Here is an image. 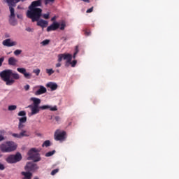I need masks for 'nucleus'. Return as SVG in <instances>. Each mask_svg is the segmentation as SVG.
Returning <instances> with one entry per match:
<instances>
[{"label": "nucleus", "instance_id": "nucleus-28", "mask_svg": "<svg viewBox=\"0 0 179 179\" xmlns=\"http://www.w3.org/2000/svg\"><path fill=\"white\" fill-rule=\"evenodd\" d=\"M18 117H26V111L22 110L17 113Z\"/></svg>", "mask_w": 179, "mask_h": 179}, {"label": "nucleus", "instance_id": "nucleus-32", "mask_svg": "<svg viewBox=\"0 0 179 179\" xmlns=\"http://www.w3.org/2000/svg\"><path fill=\"white\" fill-rule=\"evenodd\" d=\"M65 27H66V24H65V22H62L60 24V30H65Z\"/></svg>", "mask_w": 179, "mask_h": 179}, {"label": "nucleus", "instance_id": "nucleus-57", "mask_svg": "<svg viewBox=\"0 0 179 179\" xmlns=\"http://www.w3.org/2000/svg\"><path fill=\"white\" fill-rule=\"evenodd\" d=\"M0 157H2V154L0 153Z\"/></svg>", "mask_w": 179, "mask_h": 179}, {"label": "nucleus", "instance_id": "nucleus-5", "mask_svg": "<svg viewBox=\"0 0 179 179\" xmlns=\"http://www.w3.org/2000/svg\"><path fill=\"white\" fill-rule=\"evenodd\" d=\"M27 160H33L34 163H37V162L41 161V157H40V153H38V150L36 148H31L28 152Z\"/></svg>", "mask_w": 179, "mask_h": 179}, {"label": "nucleus", "instance_id": "nucleus-10", "mask_svg": "<svg viewBox=\"0 0 179 179\" xmlns=\"http://www.w3.org/2000/svg\"><path fill=\"white\" fill-rule=\"evenodd\" d=\"M36 89H38L36 92V96H40L41 94H44V93H47V88H45L43 85H38L36 87Z\"/></svg>", "mask_w": 179, "mask_h": 179}, {"label": "nucleus", "instance_id": "nucleus-21", "mask_svg": "<svg viewBox=\"0 0 179 179\" xmlns=\"http://www.w3.org/2000/svg\"><path fill=\"white\" fill-rule=\"evenodd\" d=\"M20 134L21 135V138H24V136H30V133L26 130H21V132Z\"/></svg>", "mask_w": 179, "mask_h": 179}, {"label": "nucleus", "instance_id": "nucleus-30", "mask_svg": "<svg viewBox=\"0 0 179 179\" xmlns=\"http://www.w3.org/2000/svg\"><path fill=\"white\" fill-rule=\"evenodd\" d=\"M23 128H24V123H20V122H19V123H18V129H19L20 131H22V130H23Z\"/></svg>", "mask_w": 179, "mask_h": 179}, {"label": "nucleus", "instance_id": "nucleus-3", "mask_svg": "<svg viewBox=\"0 0 179 179\" xmlns=\"http://www.w3.org/2000/svg\"><path fill=\"white\" fill-rule=\"evenodd\" d=\"M57 58L58 62H62V59H64L66 61L65 66L66 67L69 66V65H71L72 68H75L78 64V61L76 60H73L72 62V55L69 53L59 54Z\"/></svg>", "mask_w": 179, "mask_h": 179}, {"label": "nucleus", "instance_id": "nucleus-41", "mask_svg": "<svg viewBox=\"0 0 179 179\" xmlns=\"http://www.w3.org/2000/svg\"><path fill=\"white\" fill-rule=\"evenodd\" d=\"M90 31L87 30V29H85L84 30V34H85V36H90Z\"/></svg>", "mask_w": 179, "mask_h": 179}, {"label": "nucleus", "instance_id": "nucleus-54", "mask_svg": "<svg viewBox=\"0 0 179 179\" xmlns=\"http://www.w3.org/2000/svg\"><path fill=\"white\" fill-rule=\"evenodd\" d=\"M10 22H11V24H12V18L10 19Z\"/></svg>", "mask_w": 179, "mask_h": 179}, {"label": "nucleus", "instance_id": "nucleus-33", "mask_svg": "<svg viewBox=\"0 0 179 179\" xmlns=\"http://www.w3.org/2000/svg\"><path fill=\"white\" fill-rule=\"evenodd\" d=\"M41 44L43 45H47L50 44V40L48 39L44 40L43 41L41 42Z\"/></svg>", "mask_w": 179, "mask_h": 179}, {"label": "nucleus", "instance_id": "nucleus-50", "mask_svg": "<svg viewBox=\"0 0 179 179\" xmlns=\"http://www.w3.org/2000/svg\"><path fill=\"white\" fill-rule=\"evenodd\" d=\"M17 17L18 19H22V15H17Z\"/></svg>", "mask_w": 179, "mask_h": 179}, {"label": "nucleus", "instance_id": "nucleus-42", "mask_svg": "<svg viewBox=\"0 0 179 179\" xmlns=\"http://www.w3.org/2000/svg\"><path fill=\"white\" fill-rule=\"evenodd\" d=\"M3 61H5L4 57L0 58V66H2V64L3 63Z\"/></svg>", "mask_w": 179, "mask_h": 179}, {"label": "nucleus", "instance_id": "nucleus-43", "mask_svg": "<svg viewBox=\"0 0 179 179\" xmlns=\"http://www.w3.org/2000/svg\"><path fill=\"white\" fill-rule=\"evenodd\" d=\"M24 89L26 90V92H27V90H29L30 89V85H27L24 87Z\"/></svg>", "mask_w": 179, "mask_h": 179}, {"label": "nucleus", "instance_id": "nucleus-24", "mask_svg": "<svg viewBox=\"0 0 179 179\" xmlns=\"http://www.w3.org/2000/svg\"><path fill=\"white\" fill-rule=\"evenodd\" d=\"M16 108H17V106L15 105H10L8 106V111H15V110H16Z\"/></svg>", "mask_w": 179, "mask_h": 179}, {"label": "nucleus", "instance_id": "nucleus-6", "mask_svg": "<svg viewBox=\"0 0 179 179\" xmlns=\"http://www.w3.org/2000/svg\"><path fill=\"white\" fill-rule=\"evenodd\" d=\"M22 160V155L19 152L16 153V155H9L6 159V162L7 163H10V164H13L14 163H17Z\"/></svg>", "mask_w": 179, "mask_h": 179}, {"label": "nucleus", "instance_id": "nucleus-2", "mask_svg": "<svg viewBox=\"0 0 179 179\" xmlns=\"http://www.w3.org/2000/svg\"><path fill=\"white\" fill-rule=\"evenodd\" d=\"M41 13H43V10L41 8H34L31 7L28 8L27 11V17L31 19V22H38L40 17H41Z\"/></svg>", "mask_w": 179, "mask_h": 179}, {"label": "nucleus", "instance_id": "nucleus-22", "mask_svg": "<svg viewBox=\"0 0 179 179\" xmlns=\"http://www.w3.org/2000/svg\"><path fill=\"white\" fill-rule=\"evenodd\" d=\"M27 122V117H26V116H24V117H20L19 119V122L20 123L24 124Z\"/></svg>", "mask_w": 179, "mask_h": 179}, {"label": "nucleus", "instance_id": "nucleus-14", "mask_svg": "<svg viewBox=\"0 0 179 179\" xmlns=\"http://www.w3.org/2000/svg\"><path fill=\"white\" fill-rule=\"evenodd\" d=\"M38 6H41V1H33L29 8H33L34 9H40Z\"/></svg>", "mask_w": 179, "mask_h": 179}, {"label": "nucleus", "instance_id": "nucleus-23", "mask_svg": "<svg viewBox=\"0 0 179 179\" xmlns=\"http://www.w3.org/2000/svg\"><path fill=\"white\" fill-rule=\"evenodd\" d=\"M42 146L43 148H44V146H45V148H48V146H51V142L50 141V140H47L44 141Z\"/></svg>", "mask_w": 179, "mask_h": 179}, {"label": "nucleus", "instance_id": "nucleus-40", "mask_svg": "<svg viewBox=\"0 0 179 179\" xmlns=\"http://www.w3.org/2000/svg\"><path fill=\"white\" fill-rule=\"evenodd\" d=\"M43 19H50V13H46L43 15Z\"/></svg>", "mask_w": 179, "mask_h": 179}, {"label": "nucleus", "instance_id": "nucleus-36", "mask_svg": "<svg viewBox=\"0 0 179 179\" xmlns=\"http://www.w3.org/2000/svg\"><path fill=\"white\" fill-rule=\"evenodd\" d=\"M58 171H59V169H54L53 171H52L50 174H51V176H55V174H57V173H58Z\"/></svg>", "mask_w": 179, "mask_h": 179}, {"label": "nucleus", "instance_id": "nucleus-51", "mask_svg": "<svg viewBox=\"0 0 179 179\" xmlns=\"http://www.w3.org/2000/svg\"><path fill=\"white\" fill-rule=\"evenodd\" d=\"M17 9H23V7L22 6H17Z\"/></svg>", "mask_w": 179, "mask_h": 179}, {"label": "nucleus", "instance_id": "nucleus-16", "mask_svg": "<svg viewBox=\"0 0 179 179\" xmlns=\"http://www.w3.org/2000/svg\"><path fill=\"white\" fill-rule=\"evenodd\" d=\"M36 22L37 26H40V27H42V29H44V27H47V26H48V22L44 20H38Z\"/></svg>", "mask_w": 179, "mask_h": 179}, {"label": "nucleus", "instance_id": "nucleus-13", "mask_svg": "<svg viewBox=\"0 0 179 179\" xmlns=\"http://www.w3.org/2000/svg\"><path fill=\"white\" fill-rule=\"evenodd\" d=\"M21 176H22V179H31L33 173L30 171H22L21 172Z\"/></svg>", "mask_w": 179, "mask_h": 179}, {"label": "nucleus", "instance_id": "nucleus-38", "mask_svg": "<svg viewBox=\"0 0 179 179\" xmlns=\"http://www.w3.org/2000/svg\"><path fill=\"white\" fill-rule=\"evenodd\" d=\"M33 73H35L36 76H38V75H40V69H34L33 71Z\"/></svg>", "mask_w": 179, "mask_h": 179}, {"label": "nucleus", "instance_id": "nucleus-45", "mask_svg": "<svg viewBox=\"0 0 179 179\" xmlns=\"http://www.w3.org/2000/svg\"><path fill=\"white\" fill-rule=\"evenodd\" d=\"M0 170H5V166L0 163Z\"/></svg>", "mask_w": 179, "mask_h": 179}, {"label": "nucleus", "instance_id": "nucleus-7", "mask_svg": "<svg viewBox=\"0 0 179 179\" xmlns=\"http://www.w3.org/2000/svg\"><path fill=\"white\" fill-rule=\"evenodd\" d=\"M6 2L8 3L10 12V19H12L15 17V8L13 6H16L17 2H20V0H6Z\"/></svg>", "mask_w": 179, "mask_h": 179}, {"label": "nucleus", "instance_id": "nucleus-34", "mask_svg": "<svg viewBox=\"0 0 179 179\" xmlns=\"http://www.w3.org/2000/svg\"><path fill=\"white\" fill-rule=\"evenodd\" d=\"M78 52H79V49L78 48V46L75 48V52L73 54V58H76V55H78Z\"/></svg>", "mask_w": 179, "mask_h": 179}, {"label": "nucleus", "instance_id": "nucleus-15", "mask_svg": "<svg viewBox=\"0 0 179 179\" xmlns=\"http://www.w3.org/2000/svg\"><path fill=\"white\" fill-rule=\"evenodd\" d=\"M39 108H41V110H48L49 108L50 111H57V110H58V108H57V106L51 107L49 105H44V106H40Z\"/></svg>", "mask_w": 179, "mask_h": 179}, {"label": "nucleus", "instance_id": "nucleus-37", "mask_svg": "<svg viewBox=\"0 0 179 179\" xmlns=\"http://www.w3.org/2000/svg\"><path fill=\"white\" fill-rule=\"evenodd\" d=\"M22 54V50H16L14 51V55H20Z\"/></svg>", "mask_w": 179, "mask_h": 179}, {"label": "nucleus", "instance_id": "nucleus-39", "mask_svg": "<svg viewBox=\"0 0 179 179\" xmlns=\"http://www.w3.org/2000/svg\"><path fill=\"white\" fill-rule=\"evenodd\" d=\"M26 31H29V33H33V31H34V29L30 28V27H27V28H26Z\"/></svg>", "mask_w": 179, "mask_h": 179}, {"label": "nucleus", "instance_id": "nucleus-18", "mask_svg": "<svg viewBox=\"0 0 179 179\" xmlns=\"http://www.w3.org/2000/svg\"><path fill=\"white\" fill-rule=\"evenodd\" d=\"M40 106H32L31 115H35V114H38L40 113Z\"/></svg>", "mask_w": 179, "mask_h": 179}, {"label": "nucleus", "instance_id": "nucleus-52", "mask_svg": "<svg viewBox=\"0 0 179 179\" xmlns=\"http://www.w3.org/2000/svg\"><path fill=\"white\" fill-rule=\"evenodd\" d=\"M83 2H87L88 3H89V2H90V0H83Z\"/></svg>", "mask_w": 179, "mask_h": 179}, {"label": "nucleus", "instance_id": "nucleus-27", "mask_svg": "<svg viewBox=\"0 0 179 179\" xmlns=\"http://www.w3.org/2000/svg\"><path fill=\"white\" fill-rule=\"evenodd\" d=\"M54 71L52 70V69H46V73H48V75L49 76H51V75H52V73H54Z\"/></svg>", "mask_w": 179, "mask_h": 179}, {"label": "nucleus", "instance_id": "nucleus-25", "mask_svg": "<svg viewBox=\"0 0 179 179\" xmlns=\"http://www.w3.org/2000/svg\"><path fill=\"white\" fill-rule=\"evenodd\" d=\"M55 153V150L50 151L47 152L45 156V157H50V156H52Z\"/></svg>", "mask_w": 179, "mask_h": 179}, {"label": "nucleus", "instance_id": "nucleus-44", "mask_svg": "<svg viewBox=\"0 0 179 179\" xmlns=\"http://www.w3.org/2000/svg\"><path fill=\"white\" fill-rule=\"evenodd\" d=\"M92 12H93V7L87 10V13H92Z\"/></svg>", "mask_w": 179, "mask_h": 179}, {"label": "nucleus", "instance_id": "nucleus-35", "mask_svg": "<svg viewBox=\"0 0 179 179\" xmlns=\"http://www.w3.org/2000/svg\"><path fill=\"white\" fill-rule=\"evenodd\" d=\"M12 136H13L14 138H18L19 139H20L22 138V136L20 134H13Z\"/></svg>", "mask_w": 179, "mask_h": 179}, {"label": "nucleus", "instance_id": "nucleus-58", "mask_svg": "<svg viewBox=\"0 0 179 179\" xmlns=\"http://www.w3.org/2000/svg\"><path fill=\"white\" fill-rule=\"evenodd\" d=\"M29 108H31V106H29Z\"/></svg>", "mask_w": 179, "mask_h": 179}, {"label": "nucleus", "instance_id": "nucleus-59", "mask_svg": "<svg viewBox=\"0 0 179 179\" xmlns=\"http://www.w3.org/2000/svg\"><path fill=\"white\" fill-rule=\"evenodd\" d=\"M37 1H41V0H37Z\"/></svg>", "mask_w": 179, "mask_h": 179}, {"label": "nucleus", "instance_id": "nucleus-31", "mask_svg": "<svg viewBox=\"0 0 179 179\" xmlns=\"http://www.w3.org/2000/svg\"><path fill=\"white\" fill-rule=\"evenodd\" d=\"M55 0H45V5H49V3H54Z\"/></svg>", "mask_w": 179, "mask_h": 179}, {"label": "nucleus", "instance_id": "nucleus-4", "mask_svg": "<svg viewBox=\"0 0 179 179\" xmlns=\"http://www.w3.org/2000/svg\"><path fill=\"white\" fill-rule=\"evenodd\" d=\"M17 148V145L13 141H7L6 144H1L0 149L3 153H9L10 152H15Z\"/></svg>", "mask_w": 179, "mask_h": 179}, {"label": "nucleus", "instance_id": "nucleus-19", "mask_svg": "<svg viewBox=\"0 0 179 179\" xmlns=\"http://www.w3.org/2000/svg\"><path fill=\"white\" fill-rule=\"evenodd\" d=\"M31 101L34 103V106L38 107V105L41 103V99L38 98L32 97Z\"/></svg>", "mask_w": 179, "mask_h": 179}, {"label": "nucleus", "instance_id": "nucleus-48", "mask_svg": "<svg viewBox=\"0 0 179 179\" xmlns=\"http://www.w3.org/2000/svg\"><path fill=\"white\" fill-rule=\"evenodd\" d=\"M2 141H5V138L2 135H0V142H2Z\"/></svg>", "mask_w": 179, "mask_h": 179}, {"label": "nucleus", "instance_id": "nucleus-1", "mask_svg": "<svg viewBox=\"0 0 179 179\" xmlns=\"http://www.w3.org/2000/svg\"><path fill=\"white\" fill-rule=\"evenodd\" d=\"M0 78L3 82H6L7 86H12L15 83V80H19L20 76L17 73H13V71L7 69L0 72Z\"/></svg>", "mask_w": 179, "mask_h": 179}, {"label": "nucleus", "instance_id": "nucleus-56", "mask_svg": "<svg viewBox=\"0 0 179 179\" xmlns=\"http://www.w3.org/2000/svg\"><path fill=\"white\" fill-rule=\"evenodd\" d=\"M57 73H59V70H57Z\"/></svg>", "mask_w": 179, "mask_h": 179}, {"label": "nucleus", "instance_id": "nucleus-8", "mask_svg": "<svg viewBox=\"0 0 179 179\" xmlns=\"http://www.w3.org/2000/svg\"><path fill=\"white\" fill-rule=\"evenodd\" d=\"M66 132L65 131H61L59 129L56 130L55 132V141H65V136Z\"/></svg>", "mask_w": 179, "mask_h": 179}, {"label": "nucleus", "instance_id": "nucleus-49", "mask_svg": "<svg viewBox=\"0 0 179 179\" xmlns=\"http://www.w3.org/2000/svg\"><path fill=\"white\" fill-rule=\"evenodd\" d=\"M55 20H57V17L54 16L53 17L51 18L52 22H55Z\"/></svg>", "mask_w": 179, "mask_h": 179}, {"label": "nucleus", "instance_id": "nucleus-47", "mask_svg": "<svg viewBox=\"0 0 179 179\" xmlns=\"http://www.w3.org/2000/svg\"><path fill=\"white\" fill-rule=\"evenodd\" d=\"M59 63L56 64V68H59L61 66V62H58Z\"/></svg>", "mask_w": 179, "mask_h": 179}, {"label": "nucleus", "instance_id": "nucleus-55", "mask_svg": "<svg viewBox=\"0 0 179 179\" xmlns=\"http://www.w3.org/2000/svg\"><path fill=\"white\" fill-rule=\"evenodd\" d=\"M10 22H11V24H12V18L10 19Z\"/></svg>", "mask_w": 179, "mask_h": 179}, {"label": "nucleus", "instance_id": "nucleus-29", "mask_svg": "<svg viewBox=\"0 0 179 179\" xmlns=\"http://www.w3.org/2000/svg\"><path fill=\"white\" fill-rule=\"evenodd\" d=\"M24 76L26 78V79H31V75L26 71L24 73Z\"/></svg>", "mask_w": 179, "mask_h": 179}, {"label": "nucleus", "instance_id": "nucleus-46", "mask_svg": "<svg viewBox=\"0 0 179 179\" xmlns=\"http://www.w3.org/2000/svg\"><path fill=\"white\" fill-rule=\"evenodd\" d=\"M60 120H61V117H59V116H56L55 117V121H57L58 122Z\"/></svg>", "mask_w": 179, "mask_h": 179}, {"label": "nucleus", "instance_id": "nucleus-53", "mask_svg": "<svg viewBox=\"0 0 179 179\" xmlns=\"http://www.w3.org/2000/svg\"><path fill=\"white\" fill-rule=\"evenodd\" d=\"M34 179H38V177L35 176V177L34 178Z\"/></svg>", "mask_w": 179, "mask_h": 179}, {"label": "nucleus", "instance_id": "nucleus-9", "mask_svg": "<svg viewBox=\"0 0 179 179\" xmlns=\"http://www.w3.org/2000/svg\"><path fill=\"white\" fill-rule=\"evenodd\" d=\"M38 169H40L38 165L33 162H28L25 166V170H28L29 171H36V170H38Z\"/></svg>", "mask_w": 179, "mask_h": 179}, {"label": "nucleus", "instance_id": "nucleus-12", "mask_svg": "<svg viewBox=\"0 0 179 179\" xmlns=\"http://www.w3.org/2000/svg\"><path fill=\"white\" fill-rule=\"evenodd\" d=\"M59 23L57 22H54L51 25L48 27L47 31H55V30H58L59 29Z\"/></svg>", "mask_w": 179, "mask_h": 179}, {"label": "nucleus", "instance_id": "nucleus-17", "mask_svg": "<svg viewBox=\"0 0 179 179\" xmlns=\"http://www.w3.org/2000/svg\"><path fill=\"white\" fill-rule=\"evenodd\" d=\"M47 87H50L51 89L52 92H54V90H57L58 89V85L57 83H49L46 85Z\"/></svg>", "mask_w": 179, "mask_h": 179}, {"label": "nucleus", "instance_id": "nucleus-11", "mask_svg": "<svg viewBox=\"0 0 179 179\" xmlns=\"http://www.w3.org/2000/svg\"><path fill=\"white\" fill-rule=\"evenodd\" d=\"M2 44L5 45V47H14V45H17V42L12 41L10 38H8L4 40Z\"/></svg>", "mask_w": 179, "mask_h": 179}, {"label": "nucleus", "instance_id": "nucleus-20", "mask_svg": "<svg viewBox=\"0 0 179 179\" xmlns=\"http://www.w3.org/2000/svg\"><path fill=\"white\" fill-rule=\"evenodd\" d=\"M17 64V60L15 59V57H11L8 59V65H11L13 66H15Z\"/></svg>", "mask_w": 179, "mask_h": 179}, {"label": "nucleus", "instance_id": "nucleus-26", "mask_svg": "<svg viewBox=\"0 0 179 179\" xmlns=\"http://www.w3.org/2000/svg\"><path fill=\"white\" fill-rule=\"evenodd\" d=\"M17 72H20V73H22V75H24V73L26 72V69H24V68H17Z\"/></svg>", "mask_w": 179, "mask_h": 179}]
</instances>
